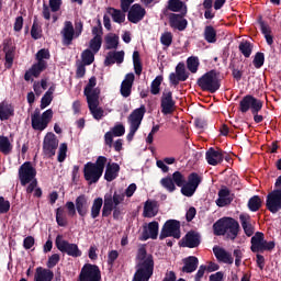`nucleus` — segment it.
<instances>
[{"label":"nucleus","instance_id":"obj_58","mask_svg":"<svg viewBox=\"0 0 281 281\" xmlns=\"http://www.w3.org/2000/svg\"><path fill=\"white\" fill-rule=\"evenodd\" d=\"M65 159H67V143L60 144L57 155V161H59V164H63Z\"/></svg>","mask_w":281,"mask_h":281},{"label":"nucleus","instance_id":"obj_39","mask_svg":"<svg viewBox=\"0 0 281 281\" xmlns=\"http://www.w3.org/2000/svg\"><path fill=\"white\" fill-rule=\"evenodd\" d=\"M120 172V165L113 162V164H108L105 173H104V179L106 181H113L117 179V175Z\"/></svg>","mask_w":281,"mask_h":281},{"label":"nucleus","instance_id":"obj_40","mask_svg":"<svg viewBox=\"0 0 281 281\" xmlns=\"http://www.w3.org/2000/svg\"><path fill=\"white\" fill-rule=\"evenodd\" d=\"M157 202L155 201H146L144 205L143 216L145 218H153L157 216Z\"/></svg>","mask_w":281,"mask_h":281},{"label":"nucleus","instance_id":"obj_57","mask_svg":"<svg viewBox=\"0 0 281 281\" xmlns=\"http://www.w3.org/2000/svg\"><path fill=\"white\" fill-rule=\"evenodd\" d=\"M35 58L37 63H47L52 58V55L49 54V49L42 48L36 53Z\"/></svg>","mask_w":281,"mask_h":281},{"label":"nucleus","instance_id":"obj_10","mask_svg":"<svg viewBox=\"0 0 281 281\" xmlns=\"http://www.w3.org/2000/svg\"><path fill=\"white\" fill-rule=\"evenodd\" d=\"M52 117H54V111L52 109L46 110L43 114L35 111L31 115L32 128H34V131H45V128L49 126Z\"/></svg>","mask_w":281,"mask_h":281},{"label":"nucleus","instance_id":"obj_61","mask_svg":"<svg viewBox=\"0 0 281 281\" xmlns=\"http://www.w3.org/2000/svg\"><path fill=\"white\" fill-rule=\"evenodd\" d=\"M8 212H10V201L0 196V214H8Z\"/></svg>","mask_w":281,"mask_h":281},{"label":"nucleus","instance_id":"obj_43","mask_svg":"<svg viewBox=\"0 0 281 281\" xmlns=\"http://www.w3.org/2000/svg\"><path fill=\"white\" fill-rule=\"evenodd\" d=\"M108 14L112 16L114 23H124V21H126V14H124V11L117 10L115 8H108Z\"/></svg>","mask_w":281,"mask_h":281},{"label":"nucleus","instance_id":"obj_31","mask_svg":"<svg viewBox=\"0 0 281 281\" xmlns=\"http://www.w3.org/2000/svg\"><path fill=\"white\" fill-rule=\"evenodd\" d=\"M75 205L79 216H87L89 213V199L87 195H79L75 201Z\"/></svg>","mask_w":281,"mask_h":281},{"label":"nucleus","instance_id":"obj_63","mask_svg":"<svg viewBox=\"0 0 281 281\" xmlns=\"http://www.w3.org/2000/svg\"><path fill=\"white\" fill-rule=\"evenodd\" d=\"M58 262H60V255H58V254L52 255L47 261L48 269H54V267H56V265H58Z\"/></svg>","mask_w":281,"mask_h":281},{"label":"nucleus","instance_id":"obj_32","mask_svg":"<svg viewBox=\"0 0 281 281\" xmlns=\"http://www.w3.org/2000/svg\"><path fill=\"white\" fill-rule=\"evenodd\" d=\"M183 267L181 268L182 273H194L199 267V258L194 256L182 259Z\"/></svg>","mask_w":281,"mask_h":281},{"label":"nucleus","instance_id":"obj_7","mask_svg":"<svg viewBox=\"0 0 281 281\" xmlns=\"http://www.w3.org/2000/svg\"><path fill=\"white\" fill-rule=\"evenodd\" d=\"M144 115H146V105H140L138 109H135L127 117V122L130 124L127 142H133L135 134L137 131H139V126H142V120H144Z\"/></svg>","mask_w":281,"mask_h":281},{"label":"nucleus","instance_id":"obj_29","mask_svg":"<svg viewBox=\"0 0 281 281\" xmlns=\"http://www.w3.org/2000/svg\"><path fill=\"white\" fill-rule=\"evenodd\" d=\"M240 225L246 234V236H254L256 228L254 227V222L251 221V215L243 213L239 215Z\"/></svg>","mask_w":281,"mask_h":281},{"label":"nucleus","instance_id":"obj_45","mask_svg":"<svg viewBox=\"0 0 281 281\" xmlns=\"http://www.w3.org/2000/svg\"><path fill=\"white\" fill-rule=\"evenodd\" d=\"M54 91H56V88L50 87L48 91L43 95L41 100V109H47V106L52 104V100H54Z\"/></svg>","mask_w":281,"mask_h":281},{"label":"nucleus","instance_id":"obj_46","mask_svg":"<svg viewBox=\"0 0 281 281\" xmlns=\"http://www.w3.org/2000/svg\"><path fill=\"white\" fill-rule=\"evenodd\" d=\"M183 8H184V12H187L186 4L181 0H169L168 1V10H170V12H181V10H183Z\"/></svg>","mask_w":281,"mask_h":281},{"label":"nucleus","instance_id":"obj_62","mask_svg":"<svg viewBox=\"0 0 281 281\" xmlns=\"http://www.w3.org/2000/svg\"><path fill=\"white\" fill-rule=\"evenodd\" d=\"M252 63H254L256 69H260V67H262L265 65V54L257 53Z\"/></svg>","mask_w":281,"mask_h":281},{"label":"nucleus","instance_id":"obj_53","mask_svg":"<svg viewBox=\"0 0 281 281\" xmlns=\"http://www.w3.org/2000/svg\"><path fill=\"white\" fill-rule=\"evenodd\" d=\"M204 38L207 43H216V30L213 26H205Z\"/></svg>","mask_w":281,"mask_h":281},{"label":"nucleus","instance_id":"obj_21","mask_svg":"<svg viewBox=\"0 0 281 281\" xmlns=\"http://www.w3.org/2000/svg\"><path fill=\"white\" fill-rule=\"evenodd\" d=\"M126 133V127L122 123L115 124L109 132L104 135L105 145L110 148L113 146L114 137H122Z\"/></svg>","mask_w":281,"mask_h":281},{"label":"nucleus","instance_id":"obj_25","mask_svg":"<svg viewBox=\"0 0 281 281\" xmlns=\"http://www.w3.org/2000/svg\"><path fill=\"white\" fill-rule=\"evenodd\" d=\"M205 158L206 161L210 166H218L220 164H223V150L221 149H214V148H210L206 153H205Z\"/></svg>","mask_w":281,"mask_h":281},{"label":"nucleus","instance_id":"obj_2","mask_svg":"<svg viewBox=\"0 0 281 281\" xmlns=\"http://www.w3.org/2000/svg\"><path fill=\"white\" fill-rule=\"evenodd\" d=\"M171 178L173 179L175 186L181 188V194H183V196H193L194 192H196V188H199L201 181H203V178L196 172L189 175L188 181L181 171H175Z\"/></svg>","mask_w":281,"mask_h":281},{"label":"nucleus","instance_id":"obj_3","mask_svg":"<svg viewBox=\"0 0 281 281\" xmlns=\"http://www.w3.org/2000/svg\"><path fill=\"white\" fill-rule=\"evenodd\" d=\"M106 161V157L99 156L95 162H87L83 166V177L86 181H88L89 186H92V183H98V181H100V178L104 173Z\"/></svg>","mask_w":281,"mask_h":281},{"label":"nucleus","instance_id":"obj_47","mask_svg":"<svg viewBox=\"0 0 281 281\" xmlns=\"http://www.w3.org/2000/svg\"><path fill=\"white\" fill-rule=\"evenodd\" d=\"M104 201L102 198L94 199L92 206H91V216L92 218H98L100 216V211L102 210Z\"/></svg>","mask_w":281,"mask_h":281},{"label":"nucleus","instance_id":"obj_48","mask_svg":"<svg viewBox=\"0 0 281 281\" xmlns=\"http://www.w3.org/2000/svg\"><path fill=\"white\" fill-rule=\"evenodd\" d=\"M260 207H262V199H260V196L255 195L249 199L248 210H250V212H258Z\"/></svg>","mask_w":281,"mask_h":281},{"label":"nucleus","instance_id":"obj_14","mask_svg":"<svg viewBox=\"0 0 281 281\" xmlns=\"http://www.w3.org/2000/svg\"><path fill=\"white\" fill-rule=\"evenodd\" d=\"M181 238V223L176 220H169L165 223L161 232H160V240H164V238Z\"/></svg>","mask_w":281,"mask_h":281},{"label":"nucleus","instance_id":"obj_33","mask_svg":"<svg viewBox=\"0 0 281 281\" xmlns=\"http://www.w3.org/2000/svg\"><path fill=\"white\" fill-rule=\"evenodd\" d=\"M182 247H189V249H194L198 245H201V239L195 232H189L181 240Z\"/></svg>","mask_w":281,"mask_h":281},{"label":"nucleus","instance_id":"obj_17","mask_svg":"<svg viewBox=\"0 0 281 281\" xmlns=\"http://www.w3.org/2000/svg\"><path fill=\"white\" fill-rule=\"evenodd\" d=\"M266 206L269 212L277 214L281 210V189H274L267 195Z\"/></svg>","mask_w":281,"mask_h":281},{"label":"nucleus","instance_id":"obj_49","mask_svg":"<svg viewBox=\"0 0 281 281\" xmlns=\"http://www.w3.org/2000/svg\"><path fill=\"white\" fill-rule=\"evenodd\" d=\"M161 82H164V77L162 76H157L151 85H150V93L153 95H159L160 91H161Z\"/></svg>","mask_w":281,"mask_h":281},{"label":"nucleus","instance_id":"obj_54","mask_svg":"<svg viewBox=\"0 0 281 281\" xmlns=\"http://www.w3.org/2000/svg\"><path fill=\"white\" fill-rule=\"evenodd\" d=\"M199 57L191 56L187 59V67L191 74H196L199 71Z\"/></svg>","mask_w":281,"mask_h":281},{"label":"nucleus","instance_id":"obj_34","mask_svg":"<svg viewBox=\"0 0 281 281\" xmlns=\"http://www.w3.org/2000/svg\"><path fill=\"white\" fill-rule=\"evenodd\" d=\"M88 102V106L90 110V113L93 115L94 120H102L104 117V110L100 108V99H92Z\"/></svg>","mask_w":281,"mask_h":281},{"label":"nucleus","instance_id":"obj_64","mask_svg":"<svg viewBox=\"0 0 281 281\" xmlns=\"http://www.w3.org/2000/svg\"><path fill=\"white\" fill-rule=\"evenodd\" d=\"M60 5H63V0H49V8L52 12H58V10H60Z\"/></svg>","mask_w":281,"mask_h":281},{"label":"nucleus","instance_id":"obj_56","mask_svg":"<svg viewBox=\"0 0 281 281\" xmlns=\"http://www.w3.org/2000/svg\"><path fill=\"white\" fill-rule=\"evenodd\" d=\"M254 50V46L249 42H241L239 44V52L245 56V58H249L251 56V52Z\"/></svg>","mask_w":281,"mask_h":281},{"label":"nucleus","instance_id":"obj_36","mask_svg":"<svg viewBox=\"0 0 281 281\" xmlns=\"http://www.w3.org/2000/svg\"><path fill=\"white\" fill-rule=\"evenodd\" d=\"M54 280V271L37 267L34 274V281H52Z\"/></svg>","mask_w":281,"mask_h":281},{"label":"nucleus","instance_id":"obj_9","mask_svg":"<svg viewBox=\"0 0 281 281\" xmlns=\"http://www.w3.org/2000/svg\"><path fill=\"white\" fill-rule=\"evenodd\" d=\"M250 243V249L254 254H265V251H272V249H276V243L267 241L265 239V234L261 232H257L251 237Z\"/></svg>","mask_w":281,"mask_h":281},{"label":"nucleus","instance_id":"obj_35","mask_svg":"<svg viewBox=\"0 0 281 281\" xmlns=\"http://www.w3.org/2000/svg\"><path fill=\"white\" fill-rule=\"evenodd\" d=\"M10 117H14V105L3 101L0 102V120L1 122H5L10 120Z\"/></svg>","mask_w":281,"mask_h":281},{"label":"nucleus","instance_id":"obj_18","mask_svg":"<svg viewBox=\"0 0 281 281\" xmlns=\"http://www.w3.org/2000/svg\"><path fill=\"white\" fill-rule=\"evenodd\" d=\"M58 149V138H56L55 133H47L43 142V151L46 157H54L56 150Z\"/></svg>","mask_w":281,"mask_h":281},{"label":"nucleus","instance_id":"obj_13","mask_svg":"<svg viewBox=\"0 0 281 281\" xmlns=\"http://www.w3.org/2000/svg\"><path fill=\"white\" fill-rule=\"evenodd\" d=\"M262 101L260 99H256V97L251 94H247L239 102V111L241 113H247L250 111L251 113H260L262 111Z\"/></svg>","mask_w":281,"mask_h":281},{"label":"nucleus","instance_id":"obj_8","mask_svg":"<svg viewBox=\"0 0 281 281\" xmlns=\"http://www.w3.org/2000/svg\"><path fill=\"white\" fill-rule=\"evenodd\" d=\"M83 24L82 21H76L75 27L71 21H66L60 32L64 41V45H71L74 38H78L82 34Z\"/></svg>","mask_w":281,"mask_h":281},{"label":"nucleus","instance_id":"obj_1","mask_svg":"<svg viewBox=\"0 0 281 281\" xmlns=\"http://www.w3.org/2000/svg\"><path fill=\"white\" fill-rule=\"evenodd\" d=\"M137 271L134 276L133 281H148L153 277V271L155 269V261L153 260V255L146 252V247L140 246L136 256Z\"/></svg>","mask_w":281,"mask_h":281},{"label":"nucleus","instance_id":"obj_28","mask_svg":"<svg viewBox=\"0 0 281 281\" xmlns=\"http://www.w3.org/2000/svg\"><path fill=\"white\" fill-rule=\"evenodd\" d=\"M47 69V63H40L37 61L34 64L24 75V80L29 82L33 78H38L43 71Z\"/></svg>","mask_w":281,"mask_h":281},{"label":"nucleus","instance_id":"obj_27","mask_svg":"<svg viewBox=\"0 0 281 281\" xmlns=\"http://www.w3.org/2000/svg\"><path fill=\"white\" fill-rule=\"evenodd\" d=\"M157 236H159V223L150 222L147 226H144V233L140 240H148V238L157 240Z\"/></svg>","mask_w":281,"mask_h":281},{"label":"nucleus","instance_id":"obj_50","mask_svg":"<svg viewBox=\"0 0 281 281\" xmlns=\"http://www.w3.org/2000/svg\"><path fill=\"white\" fill-rule=\"evenodd\" d=\"M56 221L59 227H67V214L65 213V209L58 207L56 210Z\"/></svg>","mask_w":281,"mask_h":281},{"label":"nucleus","instance_id":"obj_23","mask_svg":"<svg viewBox=\"0 0 281 281\" xmlns=\"http://www.w3.org/2000/svg\"><path fill=\"white\" fill-rule=\"evenodd\" d=\"M175 100L172 99V92H164L161 97V113L164 115H171V113H175Z\"/></svg>","mask_w":281,"mask_h":281},{"label":"nucleus","instance_id":"obj_11","mask_svg":"<svg viewBox=\"0 0 281 281\" xmlns=\"http://www.w3.org/2000/svg\"><path fill=\"white\" fill-rule=\"evenodd\" d=\"M125 194L122 191H115L113 195H104L102 216H111V212L121 203H124Z\"/></svg>","mask_w":281,"mask_h":281},{"label":"nucleus","instance_id":"obj_6","mask_svg":"<svg viewBox=\"0 0 281 281\" xmlns=\"http://www.w3.org/2000/svg\"><path fill=\"white\" fill-rule=\"evenodd\" d=\"M198 85L202 91H209L210 93H216L221 89V79L216 71L211 70L204 74L199 80Z\"/></svg>","mask_w":281,"mask_h":281},{"label":"nucleus","instance_id":"obj_20","mask_svg":"<svg viewBox=\"0 0 281 281\" xmlns=\"http://www.w3.org/2000/svg\"><path fill=\"white\" fill-rule=\"evenodd\" d=\"M188 78H190V75L186 71V64L183 63H179L176 67V72H171L169 76V80L175 87H177L179 82H186Z\"/></svg>","mask_w":281,"mask_h":281},{"label":"nucleus","instance_id":"obj_15","mask_svg":"<svg viewBox=\"0 0 281 281\" xmlns=\"http://www.w3.org/2000/svg\"><path fill=\"white\" fill-rule=\"evenodd\" d=\"M77 281H102V273L100 272V268L90 263L85 265Z\"/></svg>","mask_w":281,"mask_h":281},{"label":"nucleus","instance_id":"obj_26","mask_svg":"<svg viewBox=\"0 0 281 281\" xmlns=\"http://www.w3.org/2000/svg\"><path fill=\"white\" fill-rule=\"evenodd\" d=\"M135 82V75L133 72L127 74L125 79L121 83V95L123 98H130L133 93V83Z\"/></svg>","mask_w":281,"mask_h":281},{"label":"nucleus","instance_id":"obj_60","mask_svg":"<svg viewBox=\"0 0 281 281\" xmlns=\"http://www.w3.org/2000/svg\"><path fill=\"white\" fill-rule=\"evenodd\" d=\"M42 34H43V31L41 30V25H38V23L34 22L33 26L31 29L32 37L35 40H38V38H41Z\"/></svg>","mask_w":281,"mask_h":281},{"label":"nucleus","instance_id":"obj_19","mask_svg":"<svg viewBox=\"0 0 281 281\" xmlns=\"http://www.w3.org/2000/svg\"><path fill=\"white\" fill-rule=\"evenodd\" d=\"M98 86V79L91 77L83 89V94L87 98V102L91 100H100V88Z\"/></svg>","mask_w":281,"mask_h":281},{"label":"nucleus","instance_id":"obj_55","mask_svg":"<svg viewBox=\"0 0 281 281\" xmlns=\"http://www.w3.org/2000/svg\"><path fill=\"white\" fill-rule=\"evenodd\" d=\"M160 184L162 186V188H165V190H168V192H175V190H177L172 177L162 178L160 180Z\"/></svg>","mask_w":281,"mask_h":281},{"label":"nucleus","instance_id":"obj_42","mask_svg":"<svg viewBox=\"0 0 281 281\" xmlns=\"http://www.w3.org/2000/svg\"><path fill=\"white\" fill-rule=\"evenodd\" d=\"M227 196H229V189L222 188L218 191V199L216 200V205H218V207H225V205H229L231 201Z\"/></svg>","mask_w":281,"mask_h":281},{"label":"nucleus","instance_id":"obj_38","mask_svg":"<svg viewBox=\"0 0 281 281\" xmlns=\"http://www.w3.org/2000/svg\"><path fill=\"white\" fill-rule=\"evenodd\" d=\"M115 63H117V65H122V63H124V50L108 53L105 65H115Z\"/></svg>","mask_w":281,"mask_h":281},{"label":"nucleus","instance_id":"obj_59","mask_svg":"<svg viewBox=\"0 0 281 281\" xmlns=\"http://www.w3.org/2000/svg\"><path fill=\"white\" fill-rule=\"evenodd\" d=\"M160 43L165 47H170L172 45V33L171 32H165L160 36Z\"/></svg>","mask_w":281,"mask_h":281},{"label":"nucleus","instance_id":"obj_4","mask_svg":"<svg viewBox=\"0 0 281 281\" xmlns=\"http://www.w3.org/2000/svg\"><path fill=\"white\" fill-rule=\"evenodd\" d=\"M215 236H227L231 240H235L238 236V231L240 225L238 222L232 217H224L218 220L213 225Z\"/></svg>","mask_w":281,"mask_h":281},{"label":"nucleus","instance_id":"obj_41","mask_svg":"<svg viewBox=\"0 0 281 281\" xmlns=\"http://www.w3.org/2000/svg\"><path fill=\"white\" fill-rule=\"evenodd\" d=\"M14 148V145H12V140L8 138L7 136L0 135V153L1 155H11L12 150Z\"/></svg>","mask_w":281,"mask_h":281},{"label":"nucleus","instance_id":"obj_44","mask_svg":"<svg viewBox=\"0 0 281 281\" xmlns=\"http://www.w3.org/2000/svg\"><path fill=\"white\" fill-rule=\"evenodd\" d=\"M105 45L106 49H117V45H120V36L113 33L108 34L105 36Z\"/></svg>","mask_w":281,"mask_h":281},{"label":"nucleus","instance_id":"obj_37","mask_svg":"<svg viewBox=\"0 0 281 281\" xmlns=\"http://www.w3.org/2000/svg\"><path fill=\"white\" fill-rule=\"evenodd\" d=\"M3 52L5 54V67L10 69L14 63V46L10 42H4Z\"/></svg>","mask_w":281,"mask_h":281},{"label":"nucleus","instance_id":"obj_51","mask_svg":"<svg viewBox=\"0 0 281 281\" xmlns=\"http://www.w3.org/2000/svg\"><path fill=\"white\" fill-rule=\"evenodd\" d=\"M81 60L83 65H92L93 60H95V53L93 50L87 48L81 53Z\"/></svg>","mask_w":281,"mask_h":281},{"label":"nucleus","instance_id":"obj_22","mask_svg":"<svg viewBox=\"0 0 281 281\" xmlns=\"http://www.w3.org/2000/svg\"><path fill=\"white\" fill-rule=\"evenodd\" d=\"M93 38L89 42V47L93 54H98L102 47V24L92 29Z\"/></svg>","mask_w":281,"mask_h":281},{"label":"nucleus","instance_id":"obj_30","mask_svg":"<svg viewBox=\"0 0 281 281\" xmlns=\"http://www.w3.org/2000/svg\"><path fill=\"white\" fill-rule=\"evenodd\" d=\"M170 27L173 30H179V32H183L188 27V20L183 19V15L172 13L169 16Z\"/></svg>","mask_w":281,"mask_h":281},{"label":"nucleus","instance_id":"obj_24","mask_svg":"<svg viewBox=\"0 0 281 281\" xmlns=\"http://www.w3.org/2000/svg\"><path fill=\"white\" fill-rule=\"evenodd\" d=\"M213 254L218 262H223L224 265H234V257L232 256V252L224 248L215 246L213 248Z\"/></svg>","mask_w":281,"mask_h":281},{"label":"nucleus","instance_id":"obj_5","mask_svg":"<svg viewBox=\"0 0 281 281\" xmlns=\"http://www.w3.org/2000/svg\"><path fill=\"white\" fill-rule=\"evenodd\" d=\"M135 3V0H121V10L128 12L127 19L130 23H139L146 16V9L139 3Z\"/></svg>","mask_w":281,"mask_h":281},{"label":"nucleus","instance_id":"obj_16","mask_svg":"<svg viewBox=\"0 0 281 281\" xmlns=\"http://www.w3.org/2000/svg\"><path fill=\"white\" fill-rule=\"evenodd\" d=\"M19 179L21 186H27L36 179V168L32 166V162L26 161L19 168Z\"/></svg>","mask_w":281,"mask_h":281},{"label":"nucleus","instance_id":"obj_52","mask_svg":"<svg viewBox=\"0 0 281 281\" xmlns=\"http://www.w3.org/2000/svg\"><path fill=\"white\" fill-rule=\"evenodd\" d=\"M261 32L268 43V45H273V35L271 34V27L265 22L260 23Z\"/></svg>","mask_w":281,"mask_h":281},{"label":"nucleus","instance_id":"obj_12","mask_svg":"<svg viewBox=\"0 0 281 281\" xmlns=\"http://www.w3.org/2000/svg\"><path fill=\"white\" fill-rule=\"evenodd\" d=\"M55 245L61 254H67V256H71L72 258H80L82 256V251L78 248V245L65 240L63 235L56 237Z\"/></svg>","mask_w":281,"mask_h":281}]
</instances>
